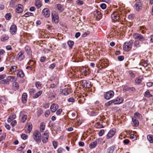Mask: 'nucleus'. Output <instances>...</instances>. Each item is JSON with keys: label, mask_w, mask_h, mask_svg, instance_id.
<instances>
[{"label": "nucleus", "mask_w": 153, "mask_h": 153, "mask_svg": "<svg viewBox=\"0 0 153 153\" xmlns=\"http://www.w3.org/2000/svg\"><path fill=\"white\" fill-rule=\"evenodd\" d=\"M133 43V40H131L124 43L123 45V50L126 51H128L131 49Z\"/></svg>", "instance_id": "nucleus-1"}, {"label": "nucleus", "mask_w": 153, "mask_h": 153, "mask_svg": "<svg viewBox=\"0 0 153 153\" xmlns=\"http://www.w3.org/2000/svg\"><path fill=\"white\" fill-rule=\"evenodd\" d=\"M33 137L36 142H41V134L38 130H36L34 131L33 134Z\"/></svg>", "instance_id": "nucleus-2"}, {"label": "nucleus", "mask_w": 153, "mask_h": 153, "mask_svg": "<svg viewBox=\"0 0 153 153\" xmlns=\"http://www.w3.org/2000/svg\"><path fill=\"white\" fill-rule=\"evenodd\" d=\"M48 131H46L41 137L42 141L43 143H45L48 142Z\"/></svg>", "instance_id": "nucleus-3"}, {"label": "nucleus", "mask_w": 153, "mask_h": 153, "mask_svg": "<svg viewBox=\"0 0 153 153\" xmlns=\"http://www.w3.org/2000/svg\"><path fill=\"white\" fill-rule=\"evenodd\" d=\"M134 39H137L141 41L145 40V39L141 35L138 33H134L133 34Z\"/></svg>", "instance_id": "nucleus-4"}, {"label": "nucleus", "mask_w": 153, "mask_h": 153, "mask_svg": "<svg viewBox=\"0 0 153 153\" xmlns=\"http://www.w3.org/2000/svg\"><path fill=\"white\" fill-rule=\"evenodd\" d=\"M114 95V92L112 91H110L106 92L104 94V98L106 100H109L112 98Z\"/></svg>", "instance_id": "nucleus-5"}, {"label": "nucleus", "mask_w": 153, "mask_h": 153, "mask_svg": "<svg viewBox=\"0 0 153 153\" xmlns=\"http://www.w3.org/2000/svg\"><path fill=\"white\" fill-rule=\"evenodd\" d=\"M111 16L112 19L115 21H118L120 19L119 14H118L117 11L114 12L111 14Z\"/></svg>", "instance_id": "nucleus-6"}, {"label": "nucleus", "mask_w": 153, "mask_h": 153, "mask_svg": "<svg viewBox=\"0 0 153 153\" xmlns=\"http://www.w3.org/2000/svg\"><path fill=\"white\" fill-rule=\"evenodd\" d=\"M135 4V9L138 11L140 10L141 9V3L140 0H136Z\"/></svg>", "instance_id": "nucleus-7"}, {"label": "nucleus", "mask_w": 153, "mask_h": 153, "mask_svg": "<svg viewBox=\"0 0 153 153\" xmlns=\"http://www.w3.org/2000/svg\"><path fill=\"white\" fill-rule=\"evenodd\" d=\"M115 130L114 128L111 129L108 133L106 138L108 139H110L115 134Z\"/></svg>", "instance_id": "nucleus-8"}, {"label": "nucleus", "mask_w": 153, "mask_h": 153, "mask_svg": "<svg viewBox=\"0 0 153 153\" xmlns=\"http://www.w3.org/2000/svg\"><path fill=\"white\" fill-rule=\"evenodd\" d=\"M42 13L46 18L49 17L50 15V10L47 8H45L42 10Z\"/></svg>", "instance_id": "nucleus-9"}, {"label": "nucleus", "mask_w": 153, "mask_h": 153, "mask_svg": "<svg viewBox=\"0 0 153 153\" xmlns=\"http://www.w3.org/2000/svg\"><path fill=\"white\" fill-rule=\"evenodd\" d=\"M51 16L53 22L56 23L59 22V19L58 15L52 13Z\"/></svg>", "instance_id": "nucleus-10"}, {"label": "nucleus", "mask_w": 153, "mask_h": 153, "mask_svg": "<svg viewBox=\"0 0 153 153\" xmlns=\"http://www.w3.org/2000/svg\"><path fill=\"white\" fill-rule=\"evenodd\" d=\"M17 58L20 61L22 60L25 58L24 52L22 51L19 52L17 56Z\"/></svg>", "instance_id": "nucleus-11"}, {"label": "nucleus", "mask_w": 153, "mask_h": 153, "mask_svg": "<svg viewBox=\"0 0 153 153\" xmlns=\"http://www.w3.org/2000/svg\"><path fill=\"white\" fill-rule=\"evenodd\" d=\"M71 92V89L68 88H66L62 91V94L64 95H67L69 94Z\"/></svg>", "instance_id": "nucleus-12"}, {"label": "nucleus", "mask_w": 153, "mask_h": 153, "mask_svg": "<svg viewBox=\"0 0 153 153\" xmlns=\"http://www.w3.org/2000/svg\"><path fill=\"white\" fill-rule=\"evenodd\" d=\"M94 14L95 17H96L97 19H100L101 18V13L99 11L96 10L94 12Z\"/></svg>", "instance_id": "nucleus-13"}, {"label": "nucleus", "mask_w": 153, "mask_h": 153, "mask_svg": "<svg viewBox=\"0 0 153 153\" xmlns=\"http://www.w3.org/2000/svg\"><path fill=\"white\" fill-rule=\"evenodd\" d=\"M55 7L60 12H61L63 10V6L60 4H56Z\"/></svg>", "instance_id": "nucleus-14"}, {"label": "nucleus", "mask_w": 153, "mask_h": 153, "mask_svg": "<svg viewBox=\"0 0 153 153\" xmlns=\"http://www.w3.org/2000/svg\"><path fill=\"white\" fill-rule=\"evenodd\" d=\"M16 31V26L14 25H12L10 28V31L11 33H12L13 34L15 33V32Z\"/></svg>", "instance_id": "nucleus-15"}, {"label": "nucleus", "mask_w": 153, "mask_h": 153, "mask_svg": "<svg viewBox=\"0 0 153 153\" xmlns=\"http://www.w3.org/2000/svg\"><path fill=\"white\" fill-rule=\"evenodd\" d=\"M113 100V103L115 104H118L122 103L123 101V100L121 98H117V99Z\"/></svg>", "instance_id": "nucleus-16"}, {"label": "nucleus", "mask_w": 153, "mask_h": 153, "mask_svg": "<svg viewBox=\"0 0 153 153\" xmlns=\"http://www.w3.org/2000/svg\"><path fill=\"white\" fill-rule=\"evenodd\" d=\"M58 108V105L55 104H52L51 107V109L52 112H55Z\"/></svg>", "instance_id": "nucleus-17"}, {"label": "nucleus", "mask_w": 153, "mask_h": 153, "mask_svg": "<svg viewBox=\"0 0 153 153\" xmlns=\"http://www.w3.org/2000/svg\"><path fill=\"white\" fill-rule=\"evenodd\" d=\"M132 119L133 123V126L135 127L138 126L139 125V122L138 120L136 119L135 117H132Z\"/></svg>", "instance_id": "nucleus-18"}, {"label": "nucleus", "mask_w": 153, "mask_h": 153, "mask_svg": "<svg viewBox=\"0 0 153 153\" xmlns=\"http://www.w3.org/2000/svg\"><path fill=\"white\" fill-rule=\"evenodd\" d=\"M26 126L27 127V132L29 133H30L32 128V125L30 123H29L26 124Z\"/></svg>", "instance_id": "nucleus-19"}, {"label": "nucleus", "mask_w": 153, "mask_h": 153, "mask_svg": "<svg viewBox=\"0 0 153 153\" xmlns=\"http://www.w3.org/2000/svg\"><path fill=\"white\" fill-rule=\"evenodd\" d=\"M17 76L20 77H23L24 76V74L23 71L20 70L18 69L17 70Z\"/></svg>", "instance_id": "nucleus-20"}, {"label": "nucleus", "mask_w": 153, "mask_h": 153, "mask_svg": "<svg viewBox=\"0 0 153 153\" xmlns=\"http://www.w3.org/2000/svg\"><path fill=\"white\" fill-rule=\"evenodd\" d=\"M133 43L134 44V48H139L141 46L140 42L138 40H135Z\"/></svg>", "instance_id": "nucleus-21"}, {"label": "nucleus", "mask_w": 153, "mask_h": 153, "mask_svg": "<svg viewBox=\"0 0 153 153\" xmlns=\"http://www.w3.org/2000/svg\"><path fill=\"white\" fill-rule=\"evenodd\" d=\"M35 5L37 8H40L42 6L41 1L40 0H36Z\"/></svg>", "instance_id": "nucleus-22"}, {"label": "nucleus", "mask_w": 153, "mask_h": 153, "mask_svg": "<svg viewBox=\"0 0 153 153\" xmlns=\"http://www.w3.org/2000/svg\"><path fill=\"white\" fill-rule=\"evenodd\" d=\"M7 79L8 81H10L11 82H13L16 80L17 79L15 77L13 76H9L7 77Z\"/></svg>", "instance_id": "nucleus-23"}, {"label": "nucleus", "mask_w": 153, "mask_h": 153, "mask_svg": "<svg viewBox=\"0 0 153 153\" xmlns=\"http://www.w3.org/2000/svg\"><path fill=\"white\" fill-rule=\"evenodd\" d=\"M22 6L21 4H19L18 7L16 9V12L18 13H22L23 11V9L22 8Z\"/></svg>", "instance_id": "nucleus-24"}, {"label": "nucleus", "mask_w": 153, "mask_h": 153, "mask_svg": "<svg viewBox=\"0 0 153 153\" xmlns=\"http://www.w3.org/2000/svg\"><path fill=\"white\" fill-rule=\"evenodd\" d=\"M27 94L26 93H24L22 97V101L23 103H26L27 101Z\"/></svg>", "instance_id": "nucleus-25"}, {"label": "nucleus", "mask_w": 153, "mask_h": 153, "mask_svg": "<svg viewBox=\"0 0 153 153\" xmlns=\"http://www.w3.org/2000/svg\"><path fill=\"white\" fill-rule=\"evenodd\" d=\"M16 115H10L7 121L8 123H10L16 118Z\"/></svg>", "instance_id": "nucleus-26"}, {"label": "nucleus", "mask_w": 153, "mask_h": 153, "mask_svg": "<svg viewBox=\"0 0 153 153\" xmlns=\"http://www.w3.org/2000/svg\"><path fill=\"white\" fill-rule=\"evenodd\" d=\"M45 129V123L43 122L42 123H40V130L41 132H43Z\"/></svg>", "instance_id": "nucleus-27"}, {"label": "nucleus", "mask_w": 153, "mask_h": 153, "mask_svg": "<svg viewBox=\"0 0 153 153\" xmlns=\"http://www.w3.org/2000/svg\"><path fill=\"white\" fill-rule=\"evenodd\" d=\"M147 139L150 143H153V135L151 134L148 135L147 136Z\"/></svg>", "instance_id": "nucleus-28"}, {"label": "nucleus", "mask_w": 153, "mask_h": 153, "mask_svg": "<svg viewBox=\"0 0 153 153\" xmlns=\"http://www.w3.org/2000/svg\"><path fill=\"white\" fill-rule=\"evenodd\" d=\"M42 91H39V92L34 94V95L33 97V98L35 99L38 98L42 94Z\"/></svg>", "instance_id": "nucleus-29"}, {"label": "nucleus", "mask_w": 153, "mask_h": 153, "mask_svg": "<svg viewBox=\"0 0 153 153\" xmlns=\"http://www.w3.org/2000/svg\"><path fill=\"white\" fill-rule=\"evenodd\" d=\"M82 71L84 73V75L85 76L88 75L89 73V71L88 69L86 68H84L82 70Z\"/></svg>", "instance_id": "nucleus-30"}, {"label": "nucleus", "mask_w": 153, "mask_h": 153, "mask_svg": "<svg viewBox=\"0 0 153 153\" xmlns=\"http://www.w3.org/2000/svg\"><path fill=\"white\" fill-rule=\"evenodd\" d=\"M97 144L95 141L91 143L89 145V147L91 149L94 148L97 146Z\"/></svg>", "instance_id": "nucleus-31"}, {"label": "nucleus", "mask_w": 153, "mask_h": 153, "mask_svg": "<svg viewBox=\"0 0 153 153\" xmlns=\"http://www.w3.org/2000/svg\"><path fill=\"white\" fill-rule=\"evenodd\" d=\"M114 147L115 146H112L109 147L107 150L108 153H112L114 152Z\"/></svg>", "instance_id": "nucleus-32"}, {"label": "nucleus", "mask_w": 153, "mask_h": 153, "mask_svg": "<svg viewBox=\"0 0 153 153\" xmlns=\"http://www.w3.org/2000/svg\"><path fill=\"white\" fill-rule=\"evenodd\" d=\"M17 67L16 66H13L11 67L10 69V71L14 73L16 71Z\"/></svg>", "instance_id": "nucleus-33"}, {"label": "nucleus", "mask_w": 153, "mask_h": 153, "mask_svg": "<svg viewBox=\"0 0 153 153\" xmlns=\"http://www.w3.org/2000/svg\"><path fill=\"white\" fill-rule=\"evenodd\" d=\"M33 16V14L32 13L27 12L23 16H25L26 17H28L29 16Z\"/></svg>", "instance_id": "nucleus-34"}, {"label": "nucleus", "mask_w": 153, "mask_h": 153, "mask_svg": "<svg viewBox=\"0 0 153 153\" xmlns=\"http://www.w3.org/2000/svg\"><path fill=\"white\" fill-rule=\"evenodd\" d=\"M9 83V82L7 80L4 79L1 80L0 81V84H6L8 85Z\"/></svg>", "instance_id": "nucleus-35"}, {"label": "nucleus", "mask_w": 153, "mask_h": 153, "mask_svg": "<svg viewBox=\"0 0 153 153\" xmlns=\"http://www.w3.org/2000/svg\"><path fill=\"white\" fill-rule=\"evenodd\" d=\"M13 87H14L15 90L17 89L19 87V85L18 83L16 82H15L13 83Z\"/></svg>", "instance_id": "nucleus-36"}, {"label": "nucleus", "mask_w": 153, "mask_h": 153, "mask_svg": "<svg viewBox=\"0 0 153 153\" xmlns=\"http://www.w3.org/2000/svg\"><path fill=\"white\" fill-rule=\"evenodd\" d=\"M68 44L70 48H72V46L74 44V42L71 41H69L68 42Z\"/></svg>", "instance_id": "nucleus-37"}, {"label": "nucleus", "mask_w": 153, "mask_h": 153, "mask_svg": "<svg viewBox=\"0 0 153 153\" xmlns=\"http://www.w3.org/2000/svg\"><path fill=\"white\" fill-rule=\"evenodd\" d=\"M87 82V81L85 80H84L81 81L80 83L82 86H83L85 88V86H86V85Z\"/></svg>", "instance_id": "nucleus-38"}, {"label": "nucleus", "mask_w": 153, "mask_h": 153, "mask_svg": "<svg viewBox=\"0 0 153 153\" xmlns=\"http://www.w3.org/2000/svg\"><path fill=\"white\" fill-rule=\"evenodd\" d=\"M95 126L97 128H103V126L100 123H97L95 125Z\"/></svg>", "instance_id": "nucleus-39"}, {"label": "nucleus", "mask_w": 153, "mask_h": 153, "mask_svg": "<svg viewBox=\"0 0 153 153\" xmlns=\"http://www.w3.org/2000/svg\"><path fill=\"white\" fill-rule=\"evenodd\" d=\"M145 96L149 98L150 97H152L153 96L150 94L149 92L148 91H146L145 92L144 94Z\"/></svg>", "instance_id": "nucleus-40"}, {"label": "nucleus", "mask_w": 153, "mask_h": 153, "mask_svg": "<svg viewBox=\"0 0 153 153\" xmlns=\"http://www.w3.org/2000/svg\"><path fill=\"white\" fill-rule=\"evenodd\" d=\"M102 140V138H100L97 139L95 141L96 142L97 144H100Z\"/></svg>", "instance_id": "nucleus-41"}, {"label": "nucleus", "mask_w": 153, "mask_h": 153, "mask_svg": "<svg viewBox=\"0 0 153 153\" xmlns=\"http://www.w3.org/2000/svg\"><path fill=\"white\" fill-rule=\"evenodd\" d=\"M27 118V115H23V116L22 117L21 121L22 123H24L26 120Z\"/></svg>", "instance_id": "nucleus-42"}, {"label": "nucleus", "mask_w": 153, "mask_h": 153, "mask_svg": "<svg viewBox=\"0 0 153 153\" xmlns=\"http://www.w3.org/2000/svg\"><path fill=\"white\" fill-rule=\"evenodd\" d=\"M5 18L6 19L10 20L11 18V15L10 13H7L5 15Z\"/></svg>", "instance_id": "nucleus-43"}, {"label": "nucleus", "mask_w": 153, "mask_h": 153, "mask_svg": "<svg viewBox=\"0 0 153 153\" xmlns=\"http://www.w3.org/2000/svg\"><path fill=\"white\" fill-rule=\"evenodd\" d=\"M27 136L25 134H22L21 135V138L24 140H25L27 138Z\"/></svg>", "instance_id": "nucleus-44"}, {"label": "nucleus", "mask_w": 153, "mask_h": 153, "mask_svg": "<svg viewBox=\"0 0 153 153\" xmlns=\"http://www.w3.org/2000/svg\"><path fill=\"white\" fill-rule=\"evenodd\" d=\"M52 143L54 148L55 149H56L57 146L58 145L56 141H53L52 142Z\"/></svg>", "instance_id": "nucleus-45"}, {"label": "nucleus", "mask_w": 153, "mask_h": 153, "mask_svg": "<svg viewBox=\"0 0 153 153\" xmlns=\"http://www.w3.org/2000/svg\"><path fill=\"white\" fill-rule=\"evenodd\" d=\"M6 100V98L4 97H0V101L1 102H5Z\"/></svg>", "instance_id": "nucleus-46"}, {"label": "nucleus", "mask_w": 153, "mask_h": 153, "mask_svg": "<svg viewBox=\"0 0 153 153\" xmlns=\"http://www.w3.org/2000/svg\"><path fill=\"white\" fill-rule=\"evenodd\" d=\"M130 138L131 139H134V140H135L137 139V137L134 134H130Z\"/></svg>", "instance_id": "nucleus-47"}, {"label": "nucleus", "mask_w": 153, "mask_h": 153, "mask_svg": "<svg viewBox=\"0 0 153 153\" xmlns=\"http://www.w3.org/2000/svg\"><path fill=\"white\" fill-rule=\"evenodd\" d=\"M91 87V82L89 81H88L85 88H90Z\"/></svg>", "instance_id": "nucleus-48"}, {"label": "nucleus", "mask_w": 153, "mask_h": 153, "mask_svg": "<svg viewBox=\"0 0 153 153\" xmlns=\"http://www.w3.org/2000/svg\"><path fill=\"white\" fill-rule=\"evenodd\" d=\"M104 132V130L103 129L101 130L98 133V134L100 136H102Z\"/></svg>", "instance_id": "nucleus-49"}, {"label": "nucleus", "mask_w": 153, "mask_h": 153, "mask_svg": "<svg viewBox=\"0 0 153 153\" xmlns=\"http://www.w3.org/2000/svg\"><path fill=\"white\" fill-rule=\"evenodd\" d=\"M15 2L13 0H11L10 4V7H11L13 8L14 7V4Z\"/></svg>", "instance_id": "nucleus-50"}, {"label": "nucleus", "mask_w": 153, "mask_h": 153, "mask_svg": "<svg viewBox=\"0 0 153 153\" xmlns=\"http://www.w3.org/2000/svg\"><path fill=\"white\" fill-rule=\"evenodd\" d=\"M113 103V100H111L110 101L108 102H107L105 103V105L106 106H108L110 105L111 104Z\"/></svg>", "instance_id": "nucleus-51"}, {"label": "nucleus", "mask_w": 153, "mask_h": 153, "mask_svg": "<svg viewBox=\"0 0 153 153\" xmlns=\"http://www.w3.org/2000/svg\"><path fill=\"white\" fill-rule=\"evenodd\" d=\"M100 7L102 9H104L106 8V5L104 3H102L100 5Z\"/></svg>", "instance_id": "nucleus-52"}, {"label": "nucleus", "mask_w": 153, "mask_h": 153, "mask_svg": "<svg viewBox=\"0 0 153 153\" xmlns=\"http://www.w3.org/2000/svg\"><path fill=\"white\" fill-rule=\"evenodd\" d=\"M35 85L37 88H39L41 85V84L39 82H36L35 83Z\"/></svg>", "instance_id": "nucleus-53"}, {"label": "nucleus", "mask_w": 153, "mask_h": 153, "mask_svg": "<svg viewBox=\"0 0 153 153\" xmlns=\"http://www.w3.org/2000/svg\"><path fill=\"white\" fill-rule=\"evenodd\" d=\"M8 38H9V37L8 36H5L4 37H3L1 38V40L2 41L4 42V41H6V40H7V39H8Z\"/></svg>", "instance_id": "nucleus-54"}, {"label": "nucleus", "mask_w": 153, "mask_h": 153, "mask_svg": "<svg viewBox=\"0 0 153 153\" xmlns=\"http://www.w3.org/2000/svg\"><path fill=\"white\" fill-rule=\"evenodd\" d=\"M76 2L77 4L79 5H82L83 4V2L80 0H78L76 1Z\"/></svg>", "instance_id": "nucleus-55"}, {"label": "nucleus", "mask_w": 153, "mask_h": 153, "mask_svg": "<svg viewBox=\"0 0 153 153\" xmlns=\"http://www.w3.org/2000/svg\"><path fill=\"white\" fill-rule=\"evenodd\" d=\"M4 126L8 130H10V127L9 125L7 123H5Z\"/></svg>", "instance_id": "nucleus-56"}, {"label": "nucleus", "mask_w": 153, "mask_h": 153, "mask_svg": "<svg viewBox=\"0 0 153 153\" xmlns=\"http://www.w3.org/2000/svg\"><path fill=\"white\" fill-rule=\"evenodd\" d=\"M68 101L69 102H74V99L72 97H71L68 99Z\"/></svg>", "instance_id": "nucleus-57"}, {"label": "nucleus", "mask_w": 153, "mask_h": 153, "mask_svg": "<svg viewBox=\"0 0 153 153\" xmlns=\"http://www.w3.org/2000/svg\"><path fill=\"white\" fill-rule=\"evenodd\" d=\"M118 58L119 61H122L123 60L124 57L123 56H118Z\"/></svg>", "instance_id": "nucleus-58"}, {"label": "nucleus", "mask_w": 153, "mask_h": 153, "mask_svg": "<svg viewBox=\"0 0 153 153\" xmlns=\"http://www.w3.org/2000/svg\"><path fill=\"white\" fill-rule=\"evenodd\" d=\"M98 119H100V120L101 121H103L104 119H105V117L104 116V115H102V116H101V115H100L99 116Z\"/></svg>", "instance_id": "nucleus-59"}, {"label": "nucleus", "mask_w": 153, "mask_h": 153, "mask_svg": "<svg viewBox=\"0 0 153 153\" xmlns=\"http://www.w3.org/2000/svg\"><path fill=\"white\" fill-rule=\"evenodd\" d=\"M153 83L152 82H147L146 84L147 86L149 87H150L152 85Z\"/></svg>", "instance_id": "nucleus-60"}, {"label": "nucleus", "mask_w": 153, "mask_h": 153, "mask_svg": "<svg viewBox=\"0 0 153 153\" xmlns=\"http://www.w3.org/2000/svg\"><path fill=\"white\" fill-rule=\"evenodd\" d=\"M16 120H13L11 122V125L12 126H14L16 125Z\"/></svg>", "instance_id": "nucleus-61"}, {"label": "nucleus", "mask_w": 153, "mask_h": 153, "mask_svg": "<svg viewBox=\"0 0 153 153\" xmlns=\"http://www.w3.org/2000/svg\"><path fill=\"white\" fill-rule=\"evenodd\" d=\"M35 92V90L33 88H31L30 89L29 93L30 94H33Z\"/></svg>", "instance_id": "nucleus-62"}, {"label": "nucleus", "mask_w": 153, "mask_h": 153, "mask_svg": "<svg viewBox=\"0 0 153 153\" xmlns=\"http://www.w3.org/2000/svg\"><path fill=\"white\" fill-rule=\"evenodd\" d=\"M141 80L140 79H137L135 80L136 82L138 84H140L141 82Z\"/></svg>", "instance_id": "nucleus-63"}, {"label": "nucleus", "mask_w": 153, "mask_h": 153, "mask_svg": "<svg viewBox=\"0 0 153 153\" xmlns=\"http://www.w3.org/2000/svg\"><path fill=\"white\" fill-rule=\"evenodd\" d=\"M142 65L144 67H147L148 65L147 61H144V62L143 63Z\"/></svg>", "instance_id": "nucleus-64"}]
</instances>
